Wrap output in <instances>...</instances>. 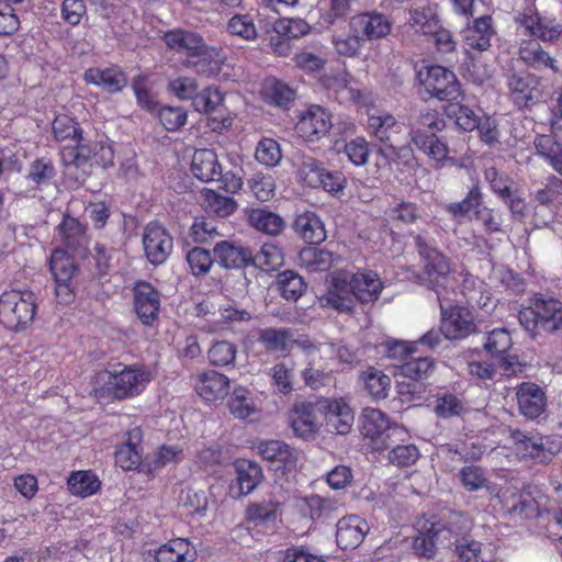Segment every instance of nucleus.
Listing matches in <instances>:
<instances>
[{"instance_id": "obj_22", "label": "nucleus", "mask_w": 562, "mask_h": 562, "mask_svg": "<svg viewBox=\"0 0 562 562\" xmlns=\"http://www.w3.org/2000/svg\"><path fill=\"white\" fill-rule=\"evenodd\" d=\"M318 403L312 404L307 402H301L294 404L290 412L289 419L290 425L295 436L304 439L314 438L322 424L317 417Z\"/></svg>"}, {"instance_id": "obj_58", "label": "nucleus", "mask_w": 562, "mask_h": 562, "mask_svg": "<svg viewBox=\"0 0 562 562\" xmlns=\"http://www.w3.org/2000/svg\"><path fill=\"white\" fill-rule=\"evenodd\" d=\"M255 158L259 164L267 167L277 166L282 159V151L279 143L273 138H262L257 144Z\"/></svg>"}, {"instance_id": "obj_7", "label": "nucleus", "mask_w": 562, "mask_h": 562, "mask_svg": "<svg viewBox=\"0 0 562 562\" xmlns=\"http://www.w3.org/2000/svg\"><path fill=\"white\" fill-rule=\"evenodd\" d=\"M361 431L375 451L387 450L392 443L404 442L408 437L404 427L391 424L382 411L372 407H367L362 412Z\"/></svg>"}, {"instance_id": "obj_46", "label": "nucleus", "mask_w": 562, "mask_h": 562, "mask_svg": "<svg viewBox=\"0 0 562 562\" xmlns=\"http://www.w3.org/2000/svg\"><path fill=\"white\" fill-rule=\"evenodd\" d=\"M281 512V503L273 499L262 501L248 505L246 519L255 525L274 521Z\"/></svg>"}, {"instance_id": "obj_42", "label": "nucleus", "mask_w": 562, "mask_h": 562, "mask_svg": "<svg viewBox=\"0 0 562 562\" xmlns=\"http://www.w3.org/2000/svg\"><path fill=\"white\" fill-rule=\"evenodd\" d=\"M299 262L308 272H322L331 267L334 258L326 249L305 247L299 254Z\"/></svg>"}, {"instance_id": "obj_17", "label": "nucleus", "mask_w": 562, "mask_h": 562, "mask_svg": "<svg viewBox=\"0 0 562 562\" xmlns=\"http://www.w3.org/2000/svg\"><path fill=\"white\" fill-rule=\"evenodd\" d=\"M192 381L194 391L204 402L223 401L229 394V378L216 370L199 372Z\"/></svg>"}, {"instance_id": "obj_36", "label": "nucleus", "mask_w": 562, "mask_h": 562, "mask_svg": "<svg viewBox=\"0 0 562 562\" xmlns=\"http://www.w3.org/2000/svg\"><path fill=\"white\" fill-rule=\"evenodd\" d=\"M214 255L218 263L227 269H238L250 266V249L228 241L217 243Z\"/></svg>"}, {"instance_id": "obj_60", "label": "nucleus", "mask_w": 562, "mask_h": 562, "mask_svg": "<svg viewBox=\"0 0 562 562\" xmlns=\"http://www.w3.org/2000/svg\"><path fill=\"white\" fill-rule=\"evenodd\" d=\"M459 477L465 490L469 492L479 491L481 488H487L491 494L495 492L494 487L487 485V479L485 471L476 465L463 467L459 472Z\"/></svg>"}, {"instance_id": "obj_30", "label": "nucleus", "mask_w": 562, "mask_h": 562, "mask_svg": "<svg viewBox=\"0 0 562 562\" xmlns=\"http://www.w3.org/2000/svg\"><path fill=\"white\" fill-rule=\"evenodd\" d=\"M236 484L231 486V495L235 498L250 494L263 479L260 465L254 461L240 459L235 462Z\"/></svg>"}, {"instance_id": "obj_47", "label": "nucleus", "mask_w": 562, "mask_h": 562, "mask_svg": "<svg viewBox=\"0 0 562 562\" xmlns=\"http://www.w3.org/2000/svg\"><path fill=\"white\" fill-rule=\"evenodd\" d=\"M439 19L432 7H422L411 11L409 27L414 33L429 35L438 27Z\"/></svg>"}, {"instance_id": "obj_38", "label": "nucleus", "mask_w": 562, "mask_h": 562, "mask_svg": "<svg viewBox=\"0 0 562 562\" xmlns=\"http://www.w3.org/2000/svg\"><path fill=\"white\" fill-rule=\"evenodd\" d=\"M355 296L360 302L375 301L384 288L383 281L373 271L352 272Z\"/></svg>"}, {"instance_id": "obj_52", "label": "nucleus", "mask_w": 562, "mask_h": 562, "mask_svg": "<svg viewBox=\"0 0 562 562\" xmlns=\"http://www.w3.org/2000/svg\"><path fill=\"white\" fill-rule=\"evenodd\" d=\"M331 45L339 56L353 58L360 54L363 41L358 34L349 31V33L333 34Z\"/></svg>"}, {"instance_id": "obj_13", "label": "nucleus", "mask_w": 562, "mask_h": 562, "mask_svg": "<svg viewBox=\"0 0 562 562\" xmlns=\"http://www.w3.org/2000/svg\"><path fill=\"white\" fill-rule=\"evenodd\" d=\"M318 412L324 416V425L328 432L346 435L351 430L355 414L345 398L322 400L318 402Z\"/></svg>"}, {"instance_id": "obj_32", "label": "nucleus", "mask_w": 562, "mask_h": 562, "mask_svg": "<svg viewBox=\"0 0 562 562\" xmlns=\"http://www.w3.org/2000/svg\"><path fill=\"white\" fill-rule=\"evenodd\" d=\"M367 131L382 143H393L394 135L403 132V124L387 112L368 110Z\"/></svg>"}, {"instance_id": "obj_23", "label": "nucleus", "mask_w": 562, "mask_h": 562, "mask_svg": "<svg viewBox=\"0 0 562 562\" xmlns=\"http://www.w3.org/2000/svg\"><path fill=\"white\" fill-rule=\"evenodd\" d=\"M370 526L368 521L358 515H347L340 518L336 525V541L342 550L358 548L368 535Z\"/></svg>"}, {"instance_id": "obj_5", "label": "nucleus", "mask_w": 562, "mask_h": 562, "mask_svg": "<svg viewBox=\"0 0 562 562\" xmlns=\"http://www.w3.org/2000/svg\"><path fill=\"white\" fill-rule=\"evenodd\" d=\"M445 127L446 121L439 113L427 111L419 116L417 125L409 133L412 143L438 164L451 160L447 144L437 136Z\"/></svg>"}, {"instance_id": "obj_8", "label": "nucleus", "mask_w": 562, "mask_h": 562, "mask_svg": "<svg viewBox=\"0 0 562 562\" xmlns=\"http://www.w3.org/2000/svg\"><path fill=\"white\" fill-rule=\"evenodd\" d=\"M166 45L176 50L177 53L184 54L188 57V64L196 67L200 60H206L210 58H216L215 68H212L207 75H215L221 64H223V58L220 56V53L214 47H207L201 36L195 33L183 31V30H173L167 32L165 34Z\"/></svg>"}, {"instance_id": "obj_45", "label": "nucleus", "mask_w": 562, "mask_h": 562, "mask_svg": "<svg viewBox=\"0 0 562 562\" xmlns=\"http://www.w3.org/2000/svg\"><path fill=\"white\" fill-rule=\"evenodd\" d=\"M67 484L71 494L82 498L95 494L101 485L98 476L91 471L72 472Z\"/></svg>"}, {"instance_id": "obj_27", "label": "nucleus", "mask_w": 562, "mask_h": 562, "mask_svg": "<svg viewBox=\"0 0 562 562\" xmlns=\"http://www.w3.org/2000/svg\"><path fill=\"white\" fill-rule=\"evenodd\" d=\"M517 23L524 29L525 34L537 37L543 42H554L562 35V25L539 16L528 9L520 13Z\"/></svg>"}, {"instance_id": "obj_63", "label": "nucleus", "mask_w": 562, "mask_h": 562, "mask_svg": "<svg viewBox=\"0 0 562 562\" xmlns=\"http://www.w3.org/2000/svg\"><path fill=\"white\" fill-rule=\"evenodd\" d=\"M227 31L245 41H255L258 36L254 20L248 14H235L231 18Z\"/></svg>"}, {"instance_id": "obj_33", "label": "nucleus", "mask_w": 562, "mask_h": 562, "mask_svg": "<svg viewBox=\"0 0 562 562\" xmlns=\"http://www.w3.org/2000/svg\"><path fill=\"white\" fill-rule=\"evenodd\" d=\"M196 558L195 547L184 538L171 539L155 552L157 562H194Z\"/></svg>"}, {"instance_id": "obj_2", "label": "nucleus", "mask_w": 562, "mask_h": 562, "mask_svg": "<svg viewBox=\"0 0 562 562\" xmlns=\"http://www.w3.org/2000/svg\"><path fill=\"white\" fill-rule=\"evenodd\" d=\"M150 370L144 367L125 366L120 371H102L94 382V392L99 398L124 400L139 395L151 381Z\"/></svg>"}, {"instance_id": "obj_56", "label": "nucleus", "mask_w": 562, "mask_h": 562, "mask_svg": "<svg viewBox=\"0 0 562 562\" xmlns=\"http://www.w3.org/2000/svg\"><path fill=\"white\" fill-rule=\"evenodd\" d=\"M236 355V345L227 340L216 341L207 350L209 361L214 367H227L234 364Z\"/></svg>"}, {"instance_id": "obj_11", "label": "nucleus", "mask_w": 562, "mask_h": 562, "mask_svg": "<svg viewBox=\"0 0 562 562\" xmlns=\"http://www.w3.org/2000/svg\"><path fill=\"white\" fill-rule=\"evenodd\" d=\"M436 293L441 308L440 331L442 336L449 340H459L473 334L476 326L472 313L459 305L445 308L443 301L447 299L445 293L438 289Z\"/></svg>"}, {"instance_id": "obj_14", "label": "nucleus", "mask_w": 562, "mask_h": 562, "mask_svg": "<svg viewBox=\"0 0 562 562\" xmlns=\"http://www.w3.org/2000/svg\"><path fill=\"white\" fill-rule=\"evenodd\" d=\"M510 437L513 440L512 449L519 459H530L538 463H546L555 453L553 448L549 446V440L538 434L514 430Z\"/></svg>"}, {"instance_id": "obj_18", "label": "nucleus", "mask_w": 562, "mask_h": 562, "mask_svg": "<svg viewBox=\"0 0 562 562\" xmlns=\"http://www.w3.org/2000/svg\"><path fill=\"white\" fill-rule=\"evenodd\" d=\"M348 29L358 34L363 42L376 41L390 34L392 24L384 14L372 11L351 16Z\"/></svg>"}, {"instance_id": "obj_16", "label": "nucleus", "mask_w": 562, "mask_h": 562, "mask_svg": "<svg viewBox=\"0 0 562 562\" xmlns=\"http://www.w3.org/2000/svg\"><path fill=\"white\" fill-rule=\"evenodd\" d=\"M143 247L146 258L153 265H160L167 260L172 250V237L162 225L149 223L144 228Z\"/></svg>"}, {"instance_id": "obj_53", "label": "nucleus", "mask_w": 562, "mask_h": 562, "mask_svg": "<svg viewBox=\"0 0 562 562\" xmlns=\"http://www.w3.org/2000/svg\"><path fill=\"white\" fill-rule=\"evenodd\" d=\"M55 281L71 282L76 267L70 256L63 249H55L49 261Z\"/></svg>"}, {"instance_id": "obj_26", "label": "nucleus", "mask_w": 562, "mask_h": 562, "mask_svg": "<svg viewBox=\"0 0 562 562\" xmlns=\"http://www.w3.org/2000/svg\"><path fill=\"white\" fill-rule=\"evenodd\" d=\"M519 412L529 419L541 416L547 407L544 391L533 382H522L516 387Z\"/></svg>"}, {"instance_id": "obj_35", "label": "nucleus", "mask_w": 562, "mask_h": 562, "mask_svg": "<svg viewBox=\"0 0 562 562\" xmlns=\"http://www.w3.org/2000/svg\"><path fill=\"white\" fill-rule=\"evenodd\" d=\"M191 172L203 182L216 180L217 176H221L222 166L215 151L212 149L195 150L191 161Z\"/></svg>"}, {"instance_id": "obj_24", "label": "nucleus", "mask_w": 562, "mask_h": 562, "mask_svg": "<svg viewBox=\"0 0 562 562\" xmlns=\"http://www.w3.org/2000/svg\"><path fill=\"white\" fill-rule=\"evenodd\" d=\"M226 407L229 414L238 420H254L259 417L261 403L252 392L243 385H237L228 394Z\"/></svg>"}, {"instance_id": "obj_20", "label": "nucleus", "mask_w": 562, "mask_h": 562, "mask_svg": "<svg viewBox=\"0 0 562 562\" xmlns=\"http://www.w3.org/2000/svg\"><path fill=\"white\" fill-rule=\"evenodd\" d=\"M256 452L271 462L276 469L291 471L299 461V451L280 440H259L255 445Z\"/></svg>"}, {"instance_id": "obj_51", "label": "nucleus", "mask_w": 562, "mask_h": 562, "mask_svg": "<svg viewBox=\"0 0 562 562\" xmlns=\"http://www.w3.org/2000/svg\"><path fill=\"white\" fill-rule=\"evenodd\" d=\"M249 220L257 231L269 235L279 234L284 226L282 217L265 209L254 210Z\"/></svg>"}, {"instance_id": "obj_12", "label": "nucleus", "mask_w": 562, "mask_h": 562, "mask_svg": "<svg viewBox=\"0 0 562 562\" xmlns=\"http://www.w3.org/2000/svg\"><path fill=\"white\" fill-rule=\"evenodd\" d=\"M355 291L352 271L338 270L331 273L327 292L318 296L319 304L338 311H350L353 306Z\"/></svg>"}, {"instance_id": "obj_31", "label": "nucleus", "mask_w": 562, "mask_h": 562, "mask_svg": "<svg viewBox=\"0 0 562 562\" xmlns=\"http://www.w3.org/2000/svg\"><path fill=\"white\" fill-rule=\"evenodd\" d=\"M142 439L139 427H134L126 432V442L120 446L115 452V462L124 471H131L142 465Z\"/></svg>"}, {"instance_id": "obj_25", "label": "nucleus", "mask_w": 562, "mask_h": 562, "mask_svg": "<svg viewBox=\"0 0 562 562\" xmlns=\"http://www.w3.org/2000/svg\"><path fill=\"white\" fill-rule=\"evenodd\" d=\"M351 76L346 71L330 72L322 77V85L338 94L342 100L352 101L364 108H370L372 99L370 93L351 87Z\"/></svg>"}, {"instance_id": "obj_10", "label": "nucleus", "mask_w": 562, "mask_h": 562, "mask_svg": "<svg viewBox=\"0 0 562 562\" xmlns=\"http://www.w3.org/2000/svg\"><path fill=\"white\" fill-rule=\"evenodd\" d=\"M417 79L428 94L439 100L452 101L460 95V83L457 76L442 66L432 65L420 68Z\"/></svg>"}, {"instance_id": "obj_41", "label": "nucleus", "mask_w": 562, "mask_h": 562, "mask_svg": "<svg viewBox=\"0 0 562 562\" xmlns=\"http://www.w3.org/2000/svg\"><path fill=\"white\" fill-rule=\"evenodd\" d=\"M56 169L49 158L41 157L33 160L27 169L26 180L33 189H43L52 183Z\"/></svg>"}, {"instance_id": "obj_62", "label": "nucleus", "mask_w": 562, "mask_h": 562, "mask_svg": "<svg viewBox=\"0 0 562 562\" xmlns=\"http://www.w3.org/2000/svg\"><path fill=\"white\" fill-rule=\"evenodd\" d=\"M400 373L412 380L426 379L434 370V361L428 357H419L405 361L398 368Z\"/></svg>"}, {"instance_id": "obj_6", "label": "nucleus", "mask_w": 562, "mask_h": 562, "mask_svg": "<svg viewBox=\"0 0 562 562\" xmlns=\"http://www.w3.org/2000/svg\"><path fill=\"white\" fill-rule=\"evenodd\" d=\"M469 520L462 514H452L448 525L437 520L425 524L419 535L413 542L415 552L425 558H432L436 554L437 546H449L453 535L461 533L469 529Z\"/></svg>"}, {"instance_id": "obj_59", "label": "nucleus", "mask_w": 562, "mask_h": 562, "mask_svg": "<svg viewBox=\"0 0 562 562\" xmlns=\"http://www.w3.org/2000/svg\"><path fill=\"white\" fill-rule=\"evenodd\" d=\"M342 153L349 162L356 167H362L368 164L370 157L369 142L361 136L352 138L345 143Z\"/></svg>"}, {"instance_id": "obj_40", "label": "nucleus", "mask_w": 562, "mask_h": 562, "mask_svg": "<svg viewBox=\"0 0 562 562\" xmlns=\"http://www.w3.org/2000/svg\"><path fill=\"white\" fill-rule=\"evenodd\" d=\"M294 228L310 244H319L326 239L324 223L314 212L299 214L294 222Z\"/></svg>"}, {"instance_id": "obj_4", "label": "nucleus", "mask_w": 562, "mask_h": 562, "mask_svg": "<svg viewBox=\"0 0 562 562\" xmlns=\"http://www.w3.org/2000/svg\"><path fill=\"white\" fill-rule=\"evenodd\" d=\"M36 312V296L31 291L11 290L0 295V322L10 330L27 329Z\"/></svg>"}, {"instance_id": "obj_55", "label": "nucleus", "mask_w": 562, "mask_h": 562, "mask_svg": "<svg viewBox=\"0 0 562 562\" xmlns=\"http://www.w3.org/2000/svg\"><path fill=\"white\" fill-rule=\"evenodd\" d=\"M278 288L284 299L296 301L304 293L305 283L297 273L286 270L279 274Z\"/></svg>"}, {"instance_id": "obj_29", "label": "nucleus", "mask_w": 562, "mask_h": 562, "mask_svg": "<svg viewBox=\"0 0 562 562\" xmlns=\"http://www.w3.org/2000/svg\"><path fill=\"white\" fill-rule=\"evenodd\" d=\"M83 80L110 93L120 92L127 85V77L119 66L88 68L83 74Z\"/></svg>"}, {"instance_id": "obj_19", "label": "nucleus", "mask_w": 562, "mask_h": 562, "mask_svg": "<svg viewBox=\"0 0 562 562\" xmlns=\"http://www.w3.org/2000/svg\"><path fill=\"white\" fill-rule=\"evenodd\" d=\"M134 310L142 322L146 326H151L159 316L160 312V294L148 282L138 281L134 289Z\"/></svg>"}, {"instance_id": "obj_39", "label": "nucleus", "mask_w": 562, "mask_h": 562, "mask_svg": "<svg viewBox=\"0 0 562 562\" xmlns=\"http://www.w3.org/2000/svg\"><path fill=\"white\" fill-rule=\"evenodd\" d=\"M360 381L362 382L364 391L368 395L374 400L380 401L389 395L391 390L392 380L382 370L368 367L360 374Z\"/></svg>"}, {"instance_id": "obj_48", "label": "nucleus", "mask_w": 562, "mask_h": 562, "mask_svg": "<svg viewBox=\"0 0 562 562\" xmlns=\"http://www.w3.org/2000/svg\"><path fill=\"white\" fill-rule=\"evenodd\" d=\"M183 450L178 445H162L147 458L144 467L147 472H154L158 469L177 463L182 459Z\"/></svg>"}, {"instance_id": "obj_50", "label": "nucleus", "mask_w": 562, "mask_h": 562, "mask_svg": "<svg viewBox=\"0 0 562 562\" xmlns=\"http://www.w3.org/2000/svg\"><path fill=\"white\" fill-rule=\"evenodd\" d=\"M74 140L76 146H65L61 150L65 165L80 167L93 159L94 146L90 147L86 144L81 133Z\"/></svg>"}, {"instance_id": "obj_61", "label": "nucleus", "mask_w": 562, "mask_h": 562, "mask_svg": "<svg viewBox=\"0 0 562 562\" xmlns=\"http://www.w3.org/2000/svg\"><path fill=\"white\" fill-rule=\"evenodd\" d=\"M293 364L278 362L269 370L272 385L279 393L289 394L293 390Z\"/></svg>"}, {"instance_id": "obj_21", "label": "nucleus", "mask_w": 562, "mask_h": 562, "mask_svg": "<svg viewBox=\"0 0 562 562\" xmlns=\"http://www.w3.org/2000/svg\"><path fill=\"white\" fill-rule=\"evenodd\" d=\"M495 33L491 15L474 19L461 32L464 49L467 52L487 50L491 47V41Z\"/></svg>"}, {"instance_id": "obj_28", "label": "nucleus", "mask_w": 562, "mask_h": 562, "mask_svg": "<svg viewBox=\"0 0 562 562\" xmlns=\"http://www.w3.org/2000/svg\"><path fill=\"white\" fill-rule=\"evenodd\" d=\"M509 95L521 108L541 97L540 79L531 74H514L508 78Z\"/></svg>"}, {"instance_id": "obj_1", "label": "nucleus", "mask_w": 562, "mask_h": 562, "mask_svg": "<svg viewBox=\"0 0 562 562\" xmlns=\"http://www.w3.org/2000/svg\"><path fill=\"white\" fill-rule=\"evenodd\" d=\"M415 240L418 252L425 265V273L435 291L437 289L442 293L447 290L454 291L461 285L463 293L469 300L472 290L480 291L483 289L485 283L472 274L452 271L448 259L425 238L417 236Z\"/></svg>"}, {"instance_id": "obj_3", "label": "nucleus", "mask_w": 562, "mask_h": 562, "mask_svg": "<svg viewBox=\"0 0 562 562\" xmlns=\"http://www.w3.org/2000/svg\"><path fill=\"white\" fill-rule=\"evenodd\" d=\"M519 322L532 335L539 330H562V301L553 296H535L519 311Z\"/></svg>"}, {"instance_id": "obj_44", "label": "nucleus", "mask_w": 562, "mask_h": 562, "mask_svg": "<svg viewBox=\"0 0 562 562\" xmlns=\"http://www.w3.org/2000/svg\"><path fill=\"white\" fill-rule=\"evenodd\" d=\"M519 57L525 64L536 69L549 68L553 72L559 70L557 60L537 43L520 47Z\"/></svg>"}, {"instance_id": "obj_43", "label": "nucleus", "mask_w": 562, "mask_h": 562, "mask_svg": "<svg viewBox=\"0 0 562 562\" xmlns=\"http://www.w3.org/2000/svg\"><path fill=\"white\" fill-rule=\"evenodd\" d=\"M201 204L206 212L221 217L229 216L237 207V203L233 198L223 196L211 189H203L201 191Z\"/></svg>"}, {"instance_id": "obj_9", "label": "nucleus", "mask_w": 562, "mask_h": 562, "mask_svg": "<svg viewBox=\"0 0 562 562\" xmlns=\"http://www.w3.org/2000/svg\"><path fill=\"white\" fill-rule=\"evenodd\" d=\"M225 95L215 86H209L198 92L192 108L202 114H207V125L213 132L228 130L235 116L224 106Z\"/></svg>"}, {"instance_id": "obj_15", "label": "nucleus", "mask_w": 562, "mask_h": 562, "mask_svg": "<svg viewBox=\"0 0 562 562\" xmlns=\"http://www.w3.org/2000/svg\"><path fill=\"white\" fill-rule=\"evenodd\" d=\"M333 126L331 115L319 105H310L299 116L295 133L299 137L314 142L325 136Z\"/></svg>"}, {"instance_id": "obj_34", "label": "nucleus", "mask_w": 562, "mask_h": 562, "mask_svg": "<svg viewBox=\"0 0 562 562\" xmlns=\"http://www.w3.org/2000/svg\"><path fill=\"white\" fill-rule=\"evenodd\" d=\"M260 95L270 105L288 109L295 100L296 93L288 83L270 77L263 80Z\"/></svg>"}, {"instance_id": "obj_54", "label": "nucleus", "mask_w": 562, "mask_h": 562, "mask_svg": "<svg viewBox=\"0 0 562 562\" xmlns=\"http://www.w3.org/2000/svg\"><path fill=\"white\" fill-rule=\"evenodd\" d=\"M156 116L168 132H176L186 125L188 112L179 105H161L157 109Z\"/></svg>"}, {"instance_id": "obj_64", "label": "nucleus", "mask_w": 562, "mask_h": 562, "mask_svg": "<svg viewBox=\"0 0 562 562\" xmlns=\"http://www.w3.org/2000/svg\"><path fill=\"white\" fill-rule=\"evenodd\" d=\"M482 202V194L480 188L474 186L470 189L467 196L460 201L450 203L446 206V211L454 218L467 216L470 212L480 206Z\"/></svg>"}, {"instance_id": "obj_57", "label": "nucleus", "mask_w": 562, "mask_h": 562, "mask_svg": "<svg viewBox=\"0 0 562 562\" xmlns=\"http://www.w3.org/2000/svg\"><path fill=\"white\" fill-rule=\"evenodd\" d=\"M446 113L464 131H473L477 126L479 116L470 106L460 102H451L446 106Z\"/></svg>"}, {"instance_id": "obj_37", "label": "nucleus", "mask_w": 562, "mask_h": 562, "mask_svg": "<svg viewBox=\"0 0 562 562\" xmlns=\"http://www.w3.org/2000/svg\"><path fill=\"white\" fill-rule=\"evenodd\" d=\"M301 340L294 339L293 333L288 328L269 327L260 329L258 334V341L271 352H289Z\"/></svg>"}, {"instance_id": "obj_49", "label": "nucleus", "mask_w": 562, "mask_h": 562, "mask_svg": "<svg viewBox=\"0 0 562 562\" xmlns=\"http://www.w3.org/2000/svg\"><path fill=\"white\" fill-rule=\"evenodd\" d=\"M282 263V251L274 244H263L255 255L250 251V266H255L263 271L276 270Z\"/></svg>"}]
</instances>
